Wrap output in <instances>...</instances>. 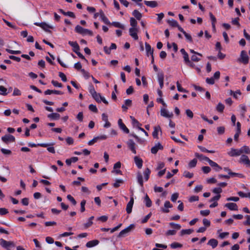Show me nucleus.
Listing matches in <instances>:
<instances>
[{"label": "nucleus", "instance_id": "obj_1", "mask_svg": "<svg viewBox=\"0 0 250 250\" xmlns=\"http://www.w3.org/2000/svg\"><path fill=\"white\" fill-rule=\"evenodd\" d=\"M75 30L77 33L83 35L88 34L91 36H93V32L91 31L84 29L79 25L76 26Z\"/></svg>", "mask_w": 250, "mask_h": 250}, {"label": "nucleus", "instance_id": "obj_2", "mask_svg": "<svg viewBox=\"0 0 250 250\" xmlns=\"http://www.w3.org/2000/svg\"><path fill=\"white\" fill-rule=\"evenodd\" d=\"M0 245L6 250H10V247H15V244L13 241H7L3 239H0Z\"/></svg>", "mask_w": 250, "mask_h": 250}, {"label": "nucleus", "instance_id": "obj_3", "mask_svg": "<svg viewBox=\"0 0 250 250\" xmlns=\"http://www.w3.org/2000/svg\"><path fill=\"white\" fill-rule=\"evenodd\" d=\"M34 24L37 25V26H40L42 29H43L44 31H46V32H48L49 33H51V30H50L49 29H53V26L49 25V24H48L44 22H41V23L35 22V23H34Z\"/></svg>", "mask_w": 250, "mask_h": 250}, {"label": "nucleus", "instance_id": "obj_4", "mask_svg": "<svg viewBox=\"0 0 250 250\" xmlns=\"http://www.w3.org/2000/svg\"><path fill=\"white\" fill-rule=\"evenodd\" d=\"M138 31L139 29L137 27H131L128 31L129 35L135 40H138Z\"/></svg>", "mask_w": 250, "mask_h": 250}, {"label": "nucleus", "instance_id": "obj_5", "mask_svg": "<svg viewBox=\"0 0 250 250\" xmlns=\"http://www.w3.org/2000/svg\"><path fill=\"white\" fill-rule=\"evenodd\" d=\"M127 144L128 149L132 152V153L134 154H136V148L137 146L135 143L132 140H129Z\"/></svg>", "mask_w": 250, "mask_h": 250}, {"label": "nucleus", "instance_id": "obj_6", "mask_svg": "<svg viewBox=\"0 0 250 250\" xmlns=\"http://www.w3.org/2000/svg\"><path fill=\"white\" fill-rule=\"evenodd\" d=\"M1 140L4 143L8 144L9 142H15V138L13 135L7 134L2 136L1 137Z\"/></svg>", "mask_w": 250, "mask_h": 250}, {"label": "nucleus", "instance_id": "obj_7", "mask_svg": "<svg viewBox=\"0 0 250 250\" xmlns=\"http://www.w3.org/2000/svg\"><path fill=\"white\" fill-rule=\"evenodd\" d=\"M240 62H243L244 64H247L249 62V57L245 51L243 50L241 52Z\"/></svg>", "mask_w": 250, "mask_h": 250}, {"label": "nucleus", "instance_id": "obj_8", "mask_svg": "<svg viewBox=\"0 0 250 250\" xmlns=\"http://www.w3.org/2000/svg\"><path fill=\"white\" fill-rule=\"evenodd\" d=\"M161 115L166 118H172L173 116L172 112H169L165 108H161L160 111Z\"/></svg>", "mask_w": 250, "mask_h": 250}, {"label": "nucleus", "instance_id": "obj_9", "mask_svg": "<svg viewBox=\"0 0 250 250\" xmlns=\"http://www.w3.org/2000/svg\"><path fill=\"white\" fill-rule=\"evenodd\" d=\"M239 162L245 164L248 167H250V160L247 155H242L240 158Z\"/></svg>", "mask_w": 250, "mask_h": 250}, {"label": "nucleus", "instance_id": "obj_10", "mask_svg": "<svg viewBox=\"0 0 250 250\" xmlns=\"http://www.w3.org/2000/svg\"><path fill=\"white\" fill-rule=\"evenodd\" d=\"M134 204V198L133 196V194L131 195L130 197V200L129 202L128 203L126 208V211L128 213H130L132 211V208Z\"/></svg>", "mask_w": 250, "mask_h": 250}, {"label": "nucleus", "instance_id": "obj_11", "mask_svg": "<svg viewBox=\"0 0 250 250\" xmlns=\"http://www.w3.org/2000/svg\"><path fill=\"white\" fill-rule=\"evenodd\" d=\"M228 154L231 157L238 156L241 154L240 149L235 148H231L230 150L228 152Z\"/></svg>", "mask_w": 250, "mask_h": 250}, {"label": "nucleus", "instance_id": "obj_12", "mask_svg": "<svg viewBox=\"0 0 250 250\" xmlns=\"http://www.w3.org/2000/svg\"><path fill=\"white\" fill-rule=\"evenodd\" d=\"M160 132L162 134V130L159 125L154 127V131L152 132V136L154 138L158 139V133Z\"/></svg>", "mask_w": 250, "mask_h": 250}, {"label": "nucleus", "instance_id": "obj_13", "mask_svg": "<svg viewBox=\"0 0 250 250\" xmlns=\"http://www.w3.org/2000/svg\"><path fill=\"white\" fill-rule=\"evenodd\" d=\"M158 77V81L160 84V86L161 88H162L164 85V74L162 72L158 73L157 74Z\"/></svg>", "mask_w": 250, "mask_h": 250}, {"label": "nucleus", "instance_id": "obj_14", "mask_svg": "<svg viewBox=\"0 0 250 250\" xmlns=\"http://www.w3.org/2000/svg\"><path fill=\"white\" fill-rule=\"evenodd\" d=\"M163 148V146L160 143H158L151 148V152L153 154H156L159 150L162 149Z\"/></svg>", "mask_w": 250, "mask_h": 250}, {"label": "nucleus", "instance_id": "obj_15", "mask_svg": "<svg viewBox=\"0 0 250 250\" xmlns=\"http://www.w3.org/2000/svg\"><path fill=\"white\" fill-rule=\"evenodd\" d=\"M225 206L227 208H228L229 209L231 210H238V207L235 203H227Z\"/></svg>", "mask_w": 250, "mask_h": 250}, {"label": "nucleus", "instance_id": "obj_16", "mask_svg": "<svg viewBox=\"0 0 250 250\" xmlns=\"http://www.w3.org/2000/svg\"><path fill=\"white\" fill-rule=\"evenodd\" d=\"M68 44L73 47V51L75 52L77 51H79L80 47L78 44L76 42L69 41Z\"/></svg>", "mask_w": 250, "mask_h": 250}, {"label": "nucleus", "instance_id": "obj_17", "mask_svg": "<svg viewBox=\"0 0 250 250\" xmlns=\"http://www.w3.org/2000/svg\"><path fill=\"white\" fill-rule=\"evenodd\" d=\"M134 162L139 168H141L143 166V160L138 156H135Z\"/></svg>", "mask_w": 250, "mask_h": 250}, {"label": "nucleus", "instance_id": "obj_18", "mask_svg": "<svg viewBox=\"0 0 250 250\" xmlns=\"http://www.w3.org/2000/svg\"><path fill=\"white\" fill-rule=\"evenodd\" d=\"M144 3L147 6H149L151 8H154L158 6V3L156 1L145 0Z\"/></svg>", "mask_w": 250, "mask_h": 250}, {"label": "nucleus", "instance_id": "obj_19", "mask_svg": "<svg viewBox=\"0 0 250 250\" xmlns=\"http://www.w3.org/2000/svg\"><path fill=\"white\" fill-rule=\"evenodd\" d=\"M195 156L201 161H206L208 162V164H209V162L211 161L208 157L197 153H195Z\"/></svg>", "mask_w": 250, "mask_h": 250}, {"label": "nucleus", "instance_id": "obj_20", "mask_svg": "<svg viewBox=\"0 0 250 250\" xmlns=\"http://www.w3.org/2000/svg\"><path fill=\"white\" fill-rule=\"evenodd\" d=\"M145 46L147 55L148 56L149 55H150L151 56H152L153 49L151 48V46L147 42H146Z\"/></svg>", "mask_w": 250, "mask_h": 250}, {"label": "nucleus", "instance_id": "obj_21", "mask_svg": "<svg viewBox=\"0 0 250 250\" xmlns=\"http://www.w3.org/2000/svg\"><path fill=\"white\" fill-rule=\"evenodd\" d=\"M100 17L101 18L102 20L105 24H110V23L108 19L106 17V16H105L104 13L103 12V11L102 10H101L100 11Z\"/></svg>", "mask_w": 250, "mask_h": 250}, {"label": "nucleus", "instance_id": "obj_22", "mask_svg": "<svg viewBox=\"0 0 250 250\" xmlns=\"http://www.w3.org/2000/svg\"><path fill=\"white\" fill-rule=\"evenodd\" d=\"M99 241L97 240H91V241H88L86 243V246L87 248H91V247H94V246L97 245L99 244Z\"/></svg>", "mask_w": 250, "mask_h": 250}, {"label": "nucleus", "instance_id": "obj_23", "mask_svg": "<svg viewBox=\"0 0 250 250\" xmlns=\"http://www.w3.org/2000/svg\"><path fill=\"white\" fill-rule=\"evenodd\" d=\"M209 165L213 167L216 171H219L222 169V167H220L216 163L213 162L212 160L209 162Z\"/></svg>", "mask_w": 250, "mask_h": 250}, {"label": "nucleus", "instance_id": "obj_24", "mask_svg": "<svg viewBox=\"0 0 250 250\" xmlns=\"http://www.w3.org/2000/svg\"><path fill=\"white\" fill-rule=\"evenodd\" d=\"M208 245L212 247L213 249L216 248L218 245V241L215 239H211L208 243Z\"/></svg>", "mask_w": 250, "mask_h": 250}, {"label": "nucleus", "instance_id": "obj_25", "mask_svg": "<svg viewBox=\"0 0 250 250\" xmlns=\"http://www.w3.org/2000/svg\"><path fill=\"white\" fill-rule=\"evenodd\" d=\"M59 11L65 16H68L72 18H75V15L74 13L72 12L68 11L66 12L61 9H59Z\"/></svg>", "mask_w": 250, "mask_h": 250}, {"label": "nucleus", "instance_id": "obj_26", "mask_svg": "<svg viewBox=\"0 0 250 250\" xmlns=\"http://www.w3.org/2000/svg\"><path fill=\"white\" fill-rule=\"evenodd\" d=\"M137 179L138 183L141 186V187H143V180L142 174L140 172H138L137 175Z\"/></svg>", "mask_w": 250, "mask_h": 250}, {"label": "nucleus", "instance_id": "obj_27", "mask_svg": "<svg viewBox=\"0 0 250 250\" xmlns=\"http://www.w3.org/2000/svg\"><path fill=\"white\" fill-rule=\"evenodd\" d=\"M78 160V158L77 157H73L71 158L70 159H66L65 161L66 164L69 166L72 163H75L77 162Z\"/></svg>", "mask_w": 250, "mask_h": 250}, {"label": "nucleus", "instance_id": "obj_28", "mask_svg": "<svg viewBox=\"0 0 250 250\" xmlns=\"http://www.w3.org/2000/svg\"><path fill=\"white\" fill-rule=\"evenodd\" d=\"M145 202L146 206L147 207L149 208L151 206L152 202H151V200L149 199L148 196L147 195V194H146L145 197Z\"/></svg>", "mask_w": 250, "mask_h": 250}, {"label": "nucleus", "instance_id": "obj_29", "mask_svg": "<svg viewBox=\"0 0 250 250\" xmlns=\"http://www.w3.org/2000/svg\"><path fill=\"white\" fill-rule=\"evenodd\" d=\"M180 52L183 55V58H184V61L185 62H188V60H189V58H188V55L186 52L185 50L184 49L182 48L180 50Z\"/></svg>", "mask_w": 250, "mask_h": 250}, {"label": "nucleus", "instance_id": "obj_30", "mask_svg": "<svg viewBox=\"0 0 250 250\" xmlns=\"http://www.w3.org/2000/svg\"><path fill=\"white\" fill-rule=\"evenodd\" d=\"M241 154L243 153H245L246 154H250V149L249 147L247 146H243L240 149Z\"/></svg>", "mask_w": 250, "mask_h": 250}, {"label": "nucleus", "instance_id": "obj_31", "mask_svg": "<svg viewBox=\"0 0 250 250\" xmlns=\"http://www.w3.org/2000/svg\"><path fill=\"white\" fill-rule=\"evenodd\" d=\"M132 15L138 20H140L142 17V14L137 10L133 11Z\"/></svg>", "mask_w": 250, "mask_h": 250}, {"label": "nucleus", "instance_id": "obj_32", "mask_svg": "<svg viewBox=\"0 0 250 250\" xmlns=\"http://www.w3.org/2000/svg\"><path fill=\"white\" fill-rule=\"evenodd\" d=\"M130 119L131 120L132 124L135 127H139V126H140L141 125L139 123V122L136 120L134 117L132 116H130Z\"/></svg>", "mask_w": 250, "mask_h": 250}, {"label": "nucleus", "instance_id": "obj_33", "mask_svg": "<svg viewBox=\"0 0 250 250\" xmlns=\"http://www.w3.org/2000/svg\"><path fill=\"white\" fill-rule=\"evenodd\" d=\"M48 117L52 119L58 120L60 118V115L58 113H53L48 115Z\"/></svg>", "mask_w": 250, "mask_h": 250}, {"label": "nucleus", "instance_id": "obj_34", "mask_svg": "<svg viewBox=\"0 0 250 250\" xmlns=\"http://www.w3.org/2000/svg\"><path fill=\"white\" fill-rule=\"evenodd\" d=\"M150 174V170L148 168H146L144 172L145 180L146 181L148 180Z\"/></svg>", "mask_w": 250, "mask_h": 250}, {"label": "nucleus", "instance_id": "obj_35", "mask_svg": "<svg viewBox=\"0 0 250 250\" xmlns=\"http://www.w3.org/2000/svg\"><path fill=\"white\" fill-rule=\"evenodd\" d=\"M167 22L170 26L172 27H177L178 24V22L173 19L168 20Z\"/></svg>", "mask_w": 250, "mask_h": 250}, {"label": "nucleus", "instance_id": "obj_36", "mask_svg": "<svg viewBox=\"0 0 250 250\" xmlns=\"http://www.w3.org/2000/svg\"><path fill=\"white\" fill-rule=\"evenodd\" d=\"M137 21L134 18H130V24L131 26V27H137Z\"/></svg>", "mask_w": 250, "mask_h": 250}, {"label": "nucleus", "instance_id": "obj_37", "mask_svg": "<svg viewBox=\"0 0 250 250\" xmlns=\"http://www.w3.org/2000/svg\"><path fill=\"white\" fill-rule=\"evenodd\" d=\"M124 183V180L121 179H118L113 184V186L114 188H117L120 186L121 184Z\"/></svg>", "mask_w": 250, "mask_h": 250}, {"label": "nucleus", "instance_id": "obj_38", "mask_svg": "<svg viewBox=\"0 0 250 250\" xmlns=\"http://www.w3.org/2000/svg\"><path fill=\"white\" fill-rule=\"evenodd\" d=\"M92 96L96 101V102L98 103H100L101 102V99L102 97L101 96L100 93H97L96 95H92Z\"/></svg>", "mask_w": 250, "mask_h": 250}, {"label": "nucleus", "instance_id": "obj_39", "mask_svg": "<svg viewBox=\"0 0 250 250\" xmlns=\"http://www.w3.org/2000/svg\"><path fill=\"white\" fill-rule=\"evenodd\" d=\"M193 230L191 229H182L181 231V235H184L185 234H190Z\"/></svg>", "mask_w": 250, "mask_h": 250}, {"label": "nucleus", "instance_id": "obj_40", "mask_svg": "<svg viewBox=\"0 0 250 250\" xmlns=\"http://www.w3.org/2000/svg\"><path fill=\"white\" fill-rule=\"evenodd\" d=\"M224 105L221 103H219L217 106H216V110L220 112H222L224 109Z\"/></svg>", "mask_w": 250, "mask_h": 250}, {"label": "nucleus", "instance_id": "obj_41", "mask_svg": "<svg viewBox=\"0 0 250 250\" xmlns=\"http://www.w3.org/2000/svg\"><path fill=\"white\" fill-rule=\"evenodd\" d=\"M182 247V245L177 242H174L170 244V247L172 249H176L181 248Z\"/></svg>", "mask_w": 250, "mask_h": 250}, {"label": "nucleus", "instance_id": "obj_42", "mask_svg": "<svg viewBox=\"0 0 250 250\" xmlns=\"http://www.w3.org/2000/svg\"><path fill=\"white\" fill-rule=\"evenodd\" d=\"M196 164H197V160L195 159H194L189 162V163H188V167L190 168L194 167L196 166Z\"/></svg>", "mask_w": 250, "mask_h": 250}, {"label": "nucleus", "instance_id": "obj_43", "mask_svg": "<svg viewBox=\"0 0 250 250\" xmlns=\"http://www.w3.org/2000/svg\"><path fill=\"white\" fill-rule=\"evenodd\" d=\"M67 199L70 201L73 205H76L77 204V202L75 200V199L70 194L67 195Z\"/></svg>", "mask_w": 250, "mask_h": 250}, {"label": "nucleus", "instance_id": "obj_44", "mask_svg": "<svg viewBox=\"0 0 250 250\" xmlns=\"http://www.w3.org/2000/svg\"><path fill=\"white\" fill-rule=\"evenodd\" d=\"M0 94L1 95H6L7 94V89L2 85L0 86Z\"/></svg>", "mask_w": 250, "mask_h": 250}, {"label": "nucleus", "instance_id": "obj_45", "mask_svg": "<svg viewBox=\"0 0 250 250\" xmlns=\"http://www.w3.org/2000/svg\"><path fill=\"white\" fill-rule=\"evenodd\" d=\"M169 225L170 226H171L173 228L177 229V230H179L181 229V226L179 224H175L174 223H173V222H171L169 223Z\"/></svg>", "mask_w": 250, "mask_h": 250}, {"label": "nucleus", "instance_id": "obj_46", "mask_svg": "<svg viewBox=\"0 0 250 250\" xmlns=\"http://www.w3.org/2000/svg\"><path fill=\"white\" fill-rule=\"evenodd\" d=\"M6 51L10 53V54H20L21 53V51H20V50H16V51H14V50H10L9 49H6Z\"/></svg>", "mask_w": 250, "mask_h": 250}, {"label": "nucleus", "instance_id": "obj_47", "mask_svg": "<svg viewBox=\"0 0 250 250\" xmlns=\"http://www.w3.org/2000/svg\"><path fill=\"white\" fill-rule=\"evenodd\" d=\"M183 175L186 178H191L193 176V174L188 171H185L184 172Z\"/></svg>", "mask_w": 250, "mask_h": 250}, {"label": "nucleus", "instance_id": "obj_48", "mask_svg": "<svg viewBox=\"0 0 250 250\" xmlns=\"http://www.w3.org/2000/svg\"><path fill=\"white\" fill-rule=\"evenodd\" d=\"M99 140V137H94L93 139H92L91 140L89 141L88 142V145L89 146H92L94 143L97 142L98 141V140Z\"/></svg>", "mask_w": 250, "mask_h": 250}, {"label": "nucleus", "instance_id": "obj_49", "mask_svg": "<svg viewBox=\"0 0 250 250\" xmlns=\"http://www.w3.org/2000/svg\"><path fill=\"white\" fill-rule=\"evenodd\" d=\"M176 84H177V89H178V90L180 92H187V91L184 89L182 87L181 84H180V83H179V82H177L176 83Z\"/></svg>", "mask_w": 250, "mask_h": 250}, {"label": "nucleus", "instance_id": "obj_50", "mask_svg": "<svg viewBox=\"0 0 250 250\" xmlns=\"http://www.w3.org/2000/svg\"><path fill=\"white\" fill-rule=\"evenodd\" d=\"M89 110H90L91 111H92L95 113H97L98 112V109H97L96 105H93L92 104H91L89 105Z\"/></svg>", "mask_w": 250, "mask_h": 250}, {"label": "nucleus", "instance_id": "obj_51", "mask_svg": "<svg viewBox=\"0 0 250 250\" xmlns=\"http://www.w3.org/2000/svg\"><path fill=\"white\" fill-rule=\"evenodd\" d=\"M118 124L119 126L121 127V128L124 131H125V125L124 124L123 121L121 119H120L118 120Z\"/></svg>", "mask_w": 250, "mask_h": 250}, {"label": "nucleus", "instance_id": "obj_52", "mask_svg": "<svg viewBox=\"0 0 250 250\" xmlns=\"http://www.w3.org/2000/svg\"><path fill=\"white\" fill-rule=\"evenodd\" d=\"M89 91L90 93L91 94V95H96L97 92L95 91V90L92 85H91L89 86Z\"/></svg>", "mask_w": 250, "mask_h": 250}, {"label": "nucleus", "instance_id": "obj_53", "mask_svg": "<svg viewBox=\"0 0 250 250\" xmlns=\"http://www.w3.org/2000/svg\"><path fill=\"white\" fill-rule=\"evenodd\" d=\"M135 228L134 224H131L128 227L126 228V233L130 232Z\"/></svg>", "mask_w": 250, "mask_h": 250}, {"label": "nucleus", "instance_id": "obj_54", "mask_svg": "<svg viewBox=\"0 0 250 250\" xmlns=\"http://www.w3.org/2000/svg\"><path fill=\"white\" fill-rule=\"evenodd\" d=\"M186 113L187 115L190 118L192 119L193 117V113L192 111L190 109H187L186 110Z\"/></svg>", "mask_w": 250, "mask_h": 250}, {"label": "nucleus", "instance_id": "obj_55", "mask_svg": "<svg viewBox=\"0 0 250 250\" xmlns=\"http://www.w3.org/2000/svg\"><path fill=\"white\" fill-rule=\"evenodd\" d=\"M210 213L209 210H202L200 211V214L204 216H206Z\"/></svg>", "mask_w": 250, "mask_h": 250}, {"label": "nucleus", "instance_id": "obj_56", "mask_svg": "<svg viewBox=\"0 0 250 250\" xmlns=\"http://www.w3.org/2000/svg\"><path fill=\"white\" fill-rule=\"evenodd\" d=\"M51 83L54 86L56 87H62V85L61 83H59L56 81L52 80L51 81Z\"/></svg>", "mask_w": 250, "mask_h": 250}, {"label": "nucleus", "instance_id": "obj_57", "mask_svg": "<svg viewBox=\"0 0 250 250\" xmlns=\"http://www.w3.org/2000/svg\"><path fill=\"white\" fill-rule=\"evenodd\" d=\"M86 204V201L83 200L81 202V212H83L85 210V205Z\"/></svg>", "mask_w": 250, "mask_h": 250}, {"label": "nucleus", "instance_id": "obj_58", "mask_svg": "<svg viewBox=\"0 0 250 250\" xmlns=\"http://www.w3.org/2000/svg\"><path fill=\"white\" fill-rule=\"evenodd\" d=\"M179 194L178 193H173L171 197V200L172 202H175L178 198Z\"/></svg>", "mask_w": 250, "mask_h": 250}, {"label": "nucleus", "instance_id": "obj_59", "mask_svg": "<svg viewBox=\"0 0 250 250\" xmlns=\"http://www.w3.org/2000/svg\"><path fill=\"white\" fill-rule=\"evenodd\" d=\"M21 95V91L17 88H15L14 89L13 95V96H20Z\"/></svg>", "mask_w": 250, "mask_h": 250}, {"label": "nucleus", "instance_id": "obj_60", "mask_svg": "<svg viewBox=\"0 0 250 250\" xmlns=\"http://www.w3.org/2000/svg\"><path fill=\"white\" fill-rule=\"evenodd\" d=\"M59 76L62 79V81L66 82L67 81L66 77L63 73L59 72Z\"/></svg>", "mask_w": 250, "mask_h": 250}, {"label": "nucleus", "instance_id": "obj_61", "mask_svg": "<svg viewBox=\"0 0 250 250\" xmlns=\"http://www.w3.org/2000/svg\"><path fill=\"white\" fill-rule=\"evenodd\" d=\"M202 169L205 173H208L211 170V168L209 167H208V166L203 167H202Z\"/></svg>", "mask_w": 250, "mask_h": 250}, {"label": "nucleus", "instance_id": "obj_62", "mask_svg": "<svg viewBox=\"0 0 250 250\" xmlns=\"http://www.w3.org/2000/svg\"><path fill=\"white\" fill-rule=\"evenodd\" d=\"M8 213L7 209L5 208H0V215H3Z\"/></svg>", "mask_w": 250, "mask_h": 250}, {"label": "nucleus", "instance_id": "obj_63", "mask_svg": "<svg viewBox=\"0 0 250 250\" xmlns=\"http://www.w3.org/2000/svg\"><path fill=\"white\" fill-rule=\"evenodd\" d=\"M188 200L190 202L197 201L199 200V197L197 196H194V195L190 197Z\"/></svg>", "mask_w": 250, "mask_h": 250}, {"label": "nucleus", "instance_id": "obj_64", "mask_svg": "<svg viewBox=\"0 0 250 250\" xmlns=\"http://www.w3.org/2000/svg\"><path fill=\"white\" fill-rule=\"evenodd\" d=\"M245 217L247 218V220L244 222V224L250 226V215H247Z\"/></svg>", "mask_w": 250, "mask_h": 250}]
</instances>
